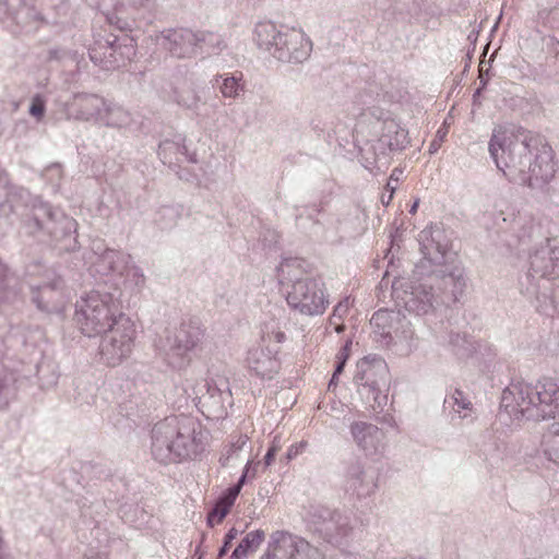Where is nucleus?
Segmentation results:
<instances>
[{
    "label": "nucleus",
    "mask_w": 559,
    "mask_h": 559,
    "mask_svg": "<svg viewBox=\"0 0 559 559\" xmlns=\"http://www.w3.org/2000/svg\"><path fill=\"white\" fill-rule=\"evenodd\" d=\"M17 285L19 280L0 261V300H10L11 297H15L17 290H22V286L17 288Z\"/></svg>",
    "instance_id": "38"
},
{
    "label": "nucleus",
    "mask_w": 559,
    "mask_h": 559,
    "mask_svg": "<svg viewBox=\"0 0 559 559\" xmlns=\"http://www.w3.org/2000/svg\"><path fill=\"white\" fill-rule=\"evenodd\" d=\"M305 521L310 532L334 545L345 544L354 531L348 513L325 506H310Z\"/></svg>",
    "instance_id": "8"
},
{
    "label": "nucleus",
    "mask_w": 559,
    "mask_h": 559,
    "mask_svg": "<svg viewBox=\"0 0 559 559\" xmlns=\"http://www.w3.org/2000/svg\"><path fill=\"white\" fill-rule=\"evenodd\" d=\"M126 316L111 294L92 290L75 304L74 321L87 337H95L112 326L118 317Z\"/></svg>",
    "instance_id": "6"
},
{
    "label": "nucleus",
    "mask_w": 559,
    "mask_h": 559,
    "mask_svg": "<svg viewBox=\"0 0 559 559\" xmlns=\"http://www.w3.org/2000/svg\"><path fill=\"white\" fill-rule=\"evenodd\" d=\"M29 114L37 119H41L45 114V102L39 95H36L29 106Z\"/></svg>",
    "instance_id": "50"
},
{
    "label": "nucleus",
    "mask_w": 559,
    "mask_h": 559,
    "mask_svg": "<svg viewBox=\"0 0 559 559\" xmlns=\"http://www.w3.org/2000/svg\"><path fill=\"white\" fill-rule=\"evenodd\" d=\"M428 275L442 305L459 301L467 287L465 270L460 263L447 262L432 269Z\"/></svg>",
    "instance_id": "12"
},
{
    "label": "nucleus",
    "mask_w": 559,
    "mask_h": 559,
    "mask_svg": "<svg viewBox=\"0 0 559 559\" xmlns=\"http://www.w3.org/2000/svg\"><path fill=\"white\" fill-rule=\"evenodd\" d=\"M211 83L218 88L224 98L237 99L246 92L243 73L240 71L217 74Z\"/></svg>",
    "instance_id": "28"
},
{
    "label": "nucleus",
    "mask_w": 559,
    "mask_h": 559,
    "mask_svg": "<svg viewBox=\"0 0 559 559\" xmlns=\"http://www.w3.org/2000/svg\"><path fill=\"white\" fill-rule=\"evenodd\" d=\"M350 308L349 297H345L341 300L333 309L334 317L338 318V320H343V318L348 313Z\"/></svg>",
    "instance_id": "51"
},
{
    "label": "nucleus",
    "mask_w": 559,
    "mask_h": 559,
    "mask_svg": "<svg viewBox=\"0 0 559 559\" xmlns=\"http://www.w3.org/2000/svg\"><path fill=\"white\" fill-rule=\"evenodd\" d=\"M346 360H347V355H345L344 358H342V360H340V361L337 360V365L335 367V370H334V373L332 376V379H331V381L329 383V388H331L332 385L336 384L337 377H338V374L342 373Z\"/></svg>",
    "instance_id": "54"
},
{
    "label": "nucleus",
    "mask_w": 559,
    "mask_h": 559,
    "mask_svg": "<svg viewBox=\"0 0 559 559\" xmlns=\"http://www.w3.org/2000/svg\"><path fill=\"white\" fill-rule=\"evenodd\" d=\"M282 449L281 437L275 436L272 440L271 447L269 448L265 456L264 464L265 466H270L274 461L276 453Z\"/></svg>",
    "instance_id": "49"
},
{
    "label": "nucleus",
    "mask_w": 559,
    "mask_h": 559,
    "mask_svg": "<svg viewBox=\"0 0 559 559\" xmlns=\"http://www.w3.org/2000/svg\"><path fill=\"white\" fill-rule=\"evenodd\" d=\"M249 471H250V461L246 464L243 472L238 479L236 486H239V489L241 490L242 486L246 484L248 477H249Z\"/></svg>",
    "instance_id": "55"
},
{
    "label": "nucleus",
    "mask_w": 559,
    "mask_h": 559,
    "mask_svg": "<svg viewBox=\"0 0 559 559\" xmlns=\"http://www.w3.org/2000/svg\"><path fill=\"white\" fill-rule=\"evenodd\" d=\"M254 41L260 49L282 62L301 63L312 51V41L301 28L278 27L271 21L255 25Z\"/></svg>",
    "instance_id": "5"
},
{
    "label": "nucleus",
    "mask_w": 559,
    "mask_h": 559,
    "mask_svg": "<svg viewBox=\"0 0 559 559\" xmlns=\"http://www.w3.org/2000/svg\"><path fill=\"white\" fill-rule=\"evenodd\" d=\"M502 451V442H500L493 435V432L487 430L481 436V443L479 444L480 455L485 460L499 459Z\"/></svg>",
    "instance_id": "39"
},
{
    "label": "nucleus",
    "mask_w": 559,
    "mask_h": 559,
    "mask_svg": "<svg viewBox=\"0 0 559 559\" xmlns=\"http://www.w3.org/2000/svg\"><path fill=\"white\" fill-rule=\"evenodd\" d=\"M251 462H250V471H249V477L248 479H252L255 477V468L251 466Z\"/></svg>",
    "instance_id": "61"
},
{
    "label": "nucleus",
    "mask_w": 559,
    "mask_h": 559,
    "mask_svg": "<svg viewBox=\"0 0 559 559\" xmlns=\"http://www.w3.org/2000/svg\"><path fill=\"white\" fill-rule=\"evenodd\" d=\"M180 217L179 211L173 206H163L155 216V224L163 230L171 229L178 223Z\"/></svg>",
    "instance_id": "40"
},
{
    "label": "nucleus",
    "mask_w": 559,
    "mask_h": 559,
    "mask_svg": "<svg viewBox=\"0 0 559 559\" xmlns=\"http://www.w3.org/2000/svg\"><path fill=\"white\" fill-rule=\"evenodd\" d=\"M124 44L109 43L108 55H106L110 60V64L112 68H120L126 64L127 61H130L132 57L135 55V49L132 43V39L126 38Z\"/></svg>",
    "instance_id": "33"
},
{
    "label": "nucleus",
    "mask_w": 559,
    "mask_h": 559,
    "mask_svg": "<svg viewBox=\"0 0 559 559\" xmlns=\"http://www.w3.org/2000/svg\"><path fill=\"white\" fill-rule=\"evenodd\" d=\"M388 187H390L392 191L394 190V187L391 185V182H388Z\"/></svg>",
    "instance_id": "64"
},
{
    "label": "nucleus",
    "mask_w": 559,
    "mask_h": 559,
    "mask_svg": "<svg viewBox=\"0 0 559 559\" xmlns=\"http://www.w3.org/2000/svg\"><path fill=\"white\" fill-rule=\"evenodd\" d=\"M350 433L356 445L367 456L380 455L386 448L385 432L371 423L354 421Z\"/></svg>",
    "instance_id": "21"
},
{
    "label": "nucleus",
    "mask_w": 559,
    "mask_h": 559,
    "mask_svg": "<svg viewBox=\"0 0 559 559\" xmlns=\"http://www.w3.org/2000/svg\"><path fill=\"white\" fill-rule=\"evenodd\" d=\"M206 393L202 394L199 400L203 407H210L216 413L223 411L222 392L210 383H205Z\"/></svg>",
    "instance_id": "41"
},
{
    "label": "nucleus",
    "mask_w": 559,
    "mask_h": 559,
    "mask_svg": "<svg viewBox=\"0 0 559 559\" xmlns=\"http://www.w3.org/2000/svg\"><path fill=\"white\" fill-rule=\"evenodd\" d=\"M205 330L197 321L182 322L178 328L166 330L155 346L168 365L185 368L190 362L189 354L202 344Z\"/></svg>",
    "instance_id": "7"
},
{
    "label": "nucleus",
    "mask_w": 559,
    "mask_h": 559,
    "mask_svg": "<svg viewBox=\"0 0 559 559\" xmlns=\"http://www.w3.org/2000/svg\"><path fill=\"white\" fill-rule=\"evenodd\" d=\"M269 547L274 551L283 550L286 559H322V554L317 547L288 531L273 532Z\"/></svg>",
    "instance_id": "19"
},
{
    "label": "nucleus",
    "mask_w": 559,
    "mask_h": 559,
    "mask_svg": "<svg viewBox=\"0 0 559 559\" xmlns=\"http://www.w3.org/2000/svg\"><path fill=\"white\" fill-rule=\"evenodd\" d=\"M14 395L12 378L0 372V408H4Z\"/></svg>",
    "instance_id": "44"
},
{
    "label": "nucleus",
    "mask_w": 559,
    "mask_h": 559,
    "mask_svg": "<svg viewBox=\"0 0 559 559\" xmlns=\"http://www.w3.org/2000/svg\"><path fill=\"white\" fill-rule=\"evenodd\" d=\"M131 255L118 250L107 249L94 262L95 272L100 275L121 276L128 263L131 262Z\"/></svg>",
    "instance_id": "27"
},
{
    "label": "nucleus",
    "mask_w": 559,
    "mask_h": 559,
    "mask_svg": "<svg viewBox=\"0 0 559 559\" xmlns=\"http://www.w3.org/2000/svg\"><path fill=\"white\" fill-rule=\"evenodd\" d=\"M99 336L100 359L107 366H119L131 356L135 346V323L129 317L120 316L116 323Z\"/></svg>",
    "instance_id": "10"
},
{
    "label": "nucleus",
    "mask_w": 559,
    "mask_h": 559,
    "mask_svg": "<svg viewBox=\"0 0 559 559\" xmlns=\"http://www.w3.org/2000/svg\"><path fill=\"white\" fill-rule=\"evenodd\" d=\"M158 156L163 164L168 165L169 167L176 166L183 160L193 164L198 163L197 154L194 152H189L186 145V140L181 135L160 142L158 146Z\"/></svg>",
    "instance_id": "25"
},
{
    "label": "nucleus",
    "mask_w": 559,
    "mask_h": 559,
    "mask_svg": "<svg viewBox=\"0 0 559 559\" xmlns=\"http://www.w3.org/2000/svg\"><path fill=\"white\" fill-rule=\"evenodd\" d=\"M203 90L193 81H185L173 90V99L180 107L193 111L199 118L204 119L200 112Z\"/></svg>",
    "instance_id": "26"
},
{
    "label": "nucleus",
    "mask_w": 559,
    "mask_h": 559,
    "mask_svg": "<svg viewBox=\"0 0 559 559\" xmlns=\"http://www.w3.org/2000/svg\"><path fill=\"white\" fill-rule=\"evenodd\" d=\"M399 337L404 342V348L402 349L403 354L409 355L417 348L415 332L411 326H408V324L402 330Z\"/></svg>",
    "instance_id": "46"
},
{
    "label": "nucleus",
    "mask_w": 559,
    "mask_h": 559,
    "mask_svg": "<svg viewBox=\"0 0 559 559\" xmlns=\"http://www.w3.org/2000/svg\"><path fill=\"white\" fill-rule=\"evenodd\" d=\"M238 536V531L235 528V527H231L225 535L224 537V544L223 546L221 547L219 551H218V557H223L227 554V550L230 546V544L233 543L234 539H236Z\"/></svg>",
    "instance_id": "52"
},
{
    "label": "nucleus",
    "mask_w": 559,
    "mask_h": 559,
    "mask_svg": "<svg viewBox=\"0 0 559 559\" xmlns=\"http://www.w3.org/2000/svg\"><path fill=\"white\" fill-rule=\"evenodd\" d=\"M153 9L152 0H116L115 11L133 19H143Z\"/></svg>",
    "instance_id": "32"
},
{
    "label": "nucleus",
    "mask_w": 559,
    "mask_h": 559,
    "mask_svg": "<svg viewBox=\"0 0 559 559\" xmlns=\"http://www.w3.org/2000/svg\"><path fill=\"white\" fill-rule=\"evenodd\" d=\"M350 342H347L345 344V346L341 349V352L337 354V360H342V358H344L345 355L348 356V349H349V346H350Z\"/></svg>",
    "instance_id": "56"
},
{
    "label": "nucleus",
    "mask_w": 559,
    "mask_h": 559,
    "mask_svg": "<svg viewBox=\"0 0 559 559\" xmlns=\"http://www.w3.org/2000/svg\"><path fill=\"white\" fill-rule=\"evenodd\" d=\"M448 345L455 355H464L468 350V342L459 333H450Z\"/></svg>",
    "instance_id": "47"
},
{
    "label": "nucleus",
    "mask_w": 559,
    "mask_h": 559,
    "mask_svg": "<svg viewBox=\"0 0 559 559\" xmlns=\"http://www.w3.org/2000/svg\"><path fill=\"white\" fill-rule=\"evenodd\" d=\"M418 204H419V200H416V201L414 202V204L412 205V207H411V210H409V213L415 214V213H416V211H417Z\"/></svg>",
    "instance_id": "60"
},
{
    "label": "nucleus",
    "mask_w": 559,
    "mask_h": 559,
    "mask_svg": "<svg viewBox=\"0 0 559 559\" xmlns=\"http://www.w3.org/2000/svg\"><path fill=\"white\" fill-rule=\"evenodd\" d=\"M542 448L549 461L559 464V421L552 423L543 435Z\"/></svg>",
    "instance_id": "36"
},
{
    "label": "nucleus",
    "mask_w": 559,
    "mask_h": 559,
    "mask_svg": "<svg viewBox=\"0 0 559 559\" xmlns=\"http://www.w3.org/2000/svg\"><path fill=\"white\" fill-rule=\"evenodd\" d=\"M240 492V489H239V486H236L234 485L233 487H230L227 492L222 497L219 498L221 500H223L224 502L227 503V506H233L235 503V500L236 498L238 497Z\"/></svg>",
    "instance_id": "53"
},
{
    "label": "nucleus",
    "mask_w": 559,
    "mask_h": 559,
    "mask_svg": "<svg viewBox=\"0 0 559 559\" xmlns=\"http://www.w3.org/2000/svg\"><path fill=\"white\" fill-rule=\"evenodd\" d=\"M418 241L424 260L416 265V275H425L426 263L438 267L449 262V238L442 227L435 225L423 229L418 235Z\"/></svg>",
    "instance_id": "16"
},
{
    "label": "nucleus",
    "mask_w": 559,
    "mask_h": 559,
    "mask_svg": "<svg viewBox=\"0 0 559 559\" xmlns=\"http://www.w3.org/2000/svg\"><path fill=\"white\" fill-rule=\"evenodd\" d=\"M25 227L29 233L47 230L56 238L59 231L62 236L71 237L72 231L76 230V222L59 210L52 209L49 204L36 200L31 210V217L25 222Z\"/></svg>",
    "instance_id": "14"
},
{
    "label": "nucleus",
    "mask_w": 559,
    "mask_h": 559,
    "mask_svg": "<svg viewBox=\"0 0 559 559\" xmlns=\"http://www.w3.org/2000/svg\"><path fill=\"white\" fill-rule=\"evenodd\" d=\"M276 271L281 285L292 284L293 286L297 281H302L306 277L304 276L302 260L298 258L284 259L276 267Z\"/></svg>",
    "instance_id": "29"
},
{
    "label": "nucleus",
    "mask_w": 559,
    "mask_h": 559,
    "mask_svg": "<svg viewBox=\"0 0 559 559\" xmlns=\"http://www.w3.org/2000/svg\"><path fill=\"white\" fill-rule=\"evenodd\" d=\"M102 117L99 124L111 128L127 127L131 122V115L128 110L107 99Z\"/></svg>",
    "instance_id": "31"
},
{
    "label": "nucleus",
    "mask_w": 559,
    "mask_h": 559,
    "mask_svg": "<svg viewBox=\"0 0 559 559\" xmlns=\"http://www.w3.org/2000/svg\"><path fill=\"white\" fill-rule=\"evenodd\" d=\"M526 283L522 293L535 300L540 313H559V237L546 238L528 254Z\"/></svg>",
    "instance_id": "2"
},
{
    "label": "nucleus",
    "mask_w": 559,
    "mask_h": 559,
    "mask_svg": "<svg viewBox=\"0 0 559 559\" xmlns=\"http://www.w3.org/2000/svg\"><path fill=\"white\" fill-rule=\"evenodd\" d=\"M388 187H390L392 191L394 190V187L391 185V182H388Z\"/></svg>",
    "instance_id": "63"
},
{
    "label": "nucleus",
    "mask_w": 559,
    "mask_h": 559,
    "mask_svg": "<svg viewBox=\"0 0 559 559\" xmlns=\"http://www.w3.org/2000/svg\"><path fill=\"white\" fill-rule=\"evenodd\" d=\"M378 488V476L360 462L356 461L348 465L345 473V489L358 498H366L376 492Z\"/></svg>",
    "instance_id": "22"
},
{
    "label": "nucleus",
    "mask_w": 559,
    "mask_h": 559,
    "mask_svg": "<svg viewBox=\"0 0 559 559\" xmlns=\"http://www.w3.org/2000/svg\"><path fill=\"white\" fill-rule=\"evenodd\" d=\"M272 548L267 547V550L260 557V559H273L274 554L271 551Z\"/></svg>",
    "instance_id": "58"
},
{
    "label": "nucleus",
    "mask_w": 559,
    "mask_h": 559,
    "mask_svg": "<svg viewBox=\"0 0 559 559\" xmlns=\"http://www.w3.org/2000/svg\"><path fill=\"white\" fill-rule=\"evenodd\" d=\"M248 442L247 436H239L235 442L231 443L227 454L221 457V463L223 466H226L234 455H236L239 451L243 449V447Z\"/></svg>",
    "instance_id": "48"
},
{
    "label": "nucleus",
    "mask_w": 559,
    "mask_h": 559,
    "mask_svg": "<svg viewBox=\"0 0 559 559\" xmlns=\"http://www.w3.org/2000/svg\"><path fill=\"white\" fill-rule=\"evenodd\" d=\"M546 386L547 379L538 381L535 385L524 381L510 383L502 392L499 419L509 425L523 418H550L551 406L544 394Z\"/></svg>",
    "instance_id": "4"
},
{
    "label": "nucleus",
    "mask_w": 559,
    "mask_h": 559,
    "mask_svg": "<svg viewBox=\"0 0 559 559\" xmlns=\"http://www.w3.org/2000/svg\"><path fill=\"white\" fill-rule=\"evenodd\" d=\"M61 285L62 281L56 278L52 283L31 286L33 302L41 311L60 312L66 302Z\"/></svg>",
    "instance_id": "23"
},
{
    "label": "nucleus",
    "mask_w": 559,
    "mask_h": 559,
    "mask_svg": "<svg viewBox=\"0 0 559 559\" xmlns=\"http://www.w3.org/2000/svg\"><path fill=\"white\" fill-rule=\"evenodd\" d=\"M106 99L97 94L78 93L66 102L63 111L68 120L94 122L99 124Z\"/></svg>",
    "instance_id": "17"
},
{
    "label": "nucleus",
    "mask_w": 559,
    "mask_h": 559,
    "mask_svg": "<svg viewBox=\"0 0 559 559\" xmlns=\"http://www.w3.org/2000/svg\"><path fill=\"white\" fill-rule=\"evenodd\" d=\"M21 2L22 0H0V17L3 20L12 19L17 24L22 23L20 15L23 8Z\"/></svg>",
    "instance_id": "42"
},
{
    "label": "nucleus",
    "mask_w": 559,
    "mask_h": 559,
    "mask_svg": "<svg viewBox=\"0 0 559 559\" xmlns=\"http://www.w3.org/2000/svg\"><path fill=\"white\" fill-rule=\"evenodd\" d=\"M444 407L451 408V413L460 419H468L472 417L474 406L468 397L462 390L455 389L450 395L444 399Z\"/></svg>",
    "instance_id": "30"
},
{
    "label": "nucleus",
    "mask_w": 559,
    "mask_h": 559,
    "mask_svg": "<svg viewBox=\"0 0 559 559\" xmlns=\"http://www.w3.org/2000/svg\"><path fill=\"white\" fill-rule=\"evenodd\" d=\"M28 192L9 183L7 174L0 168V216L8 218L25 205Z\"/></svg>",
    "instance_id": "24"
},
{
    "label": "nucleus",
    "mask_w": 559,
    "mask_h": 559,
    "mask_svg": "<svg viewBox=\"0 0 559 559\" xmlns=\"http://www.w3.org/2000/svg\"><path fill=\"white\" fill-rule=\"evenodd\" d=\"M344 329H345V326H344V324H342L341 322L334 326V330H335V332H337V333L343 332V331H344Z\"/></svg>",
    "instance_id": "62"
},
{
    "label": "nucleus",
    "mask_w": 559,
    "mask_h": 559,
    "mask_svg": "<svg viewBox=\"0 0 559 559\" xmlns=\"http://www.w3.org/2000/svg\"><path fill=\"white\" fill-rule=\"evenodd\" d=\"M298 454V449L292 445L287 451V459H293Z\"/></svg>",
    "instance_id": "57"
},
{
    "label": "nucleus",
    "mask_w": 559,
    "mask_h": 559,
    "mask_svg": "<svg viewBox=\"0 0 559 559\" xmlns=\"http://www.w3.org/2000/svg\"><path fill=\"white\" fill-rule=\"evenodd\" d=\"M286 300L290 308L310 317L324 313L330 305L322 280L310 276L297 281L287 292Z\"/></svg>",
    "instance_id": "11"
},
{
    "label": "nucleus",
    "mask_w": 559,
    "mask_h": 559,
    "mask_svg": "<svg viewBox=\"0 0 559 559\" xmlns=\"http://www.w3.org/2000/svg\"><path fill=\"white\" fill-rule=\"evenodd\" d=\"M206 433L191 416L167 417L155 424L151 433V453L154 460L175 463L193 460L205 450Z\"/></svg>",
    "instance_id": "3"
},
{
    "label": "nucleus",
    "mask_w": 559,
    "mask_h": 559,
    "mask_svg": "<svg viewBox=\"0 0 559 559\" xmlns=\"http://www.w3.org/2000/svg\"><path fill=\"white\" fill-rule=\"evenodd\" d=\"M123 278V286L131 292H141L146 283V277L143 270L136 265L132 260L128 263L124 274L120 276Z\"/></svg>",
    "instance_id": "37"
},
{
    "label": "nucleus",
    "mask_w": 559,
    "mask_h": 559,
    "mask_svg": "<svg viewBox=\"0 0 559 559\" xmlns=\"http://www.w3.org/2000/svg\"><path fill=\"white\" fill-rule=\"evenodd\" d=\"M391 312L388 310H379L374 312L370 319V325L377 341L383 345L389 346L393 340L390 331Z\"/></svg>",
    "instance_id": "34"
},
{
    "label": "nucleus",
    "mask_w": 559,
    "mask_h": 559,
    "mask_svg": "<svg viewBox=\"0 0 559 559\" xmlns=\"http://www.w3.org/2000/svg\"><path fill=\"white\" fill-rule=\"evenodd\" d=\"M230 508L231 507L227 506L226 502L218 499L212 511L207 514V525L214 526L215 524L221 523L228 514Z\"/></svg>",
    "instance_id": "45"
},
{
    "label": "nucleus",
    "mask_w": 559,
    "mask_h": 559,
    "mask_svg": "<svg viewBox=\"0 0 559 559\" xmlns=\"http://www.w3.org/2000/svg\"><path fill=\"white\" fill-rule=\"evenodd\" d=\"M544 394L547 397L548 404L551 406L550 418H556L559 416V384L551 379H547V386Z\"/></svg>",
    "instance_id": "43"
},
{
    "label": "nucleus",
    "mask_w": 559,
    "mask_h": 559,
    "mask_svg": "<svg viewBox=\"0 0 559 559\" xmlns=\"http://www.w3.org/2000/svg\"><path fill=\"white\" fill-rule=\"evenodd\" d=\"M286 336L275 323L265 324L260 342L248 350L247 367L262 379H272L281 368V343Z\"/></svg>",
    "instance_id": "9"
},
{
    "label": "nucleus",
    "mask_w": 559,
    "mask_h": 559,
    "mask_svg": "<svg viewBox=\"0 0 559 559\" xmlns=\"http://www.w3.org/2000/svg\"><path fill=\"white\" fill-rule=\"evenodd\" d=\"M488 150L497 168L510 182L537 189L555 177L551 146L530 131H516L512 126H497Z\"/></svg>",
    "instance_id": "1"
},
{
    "label": "nucleus",
    "mask_w": 559,
    "mask_h": 559,
    "mask_svg": "<svg viewBox=\"0 0 559 559\" xmlns=\"http://www.w3.org/2000/svg\"><path fill=\"white\" fill-rule=\"evenodd\" d=\"M342 320H338V318H335L334 317V313L331 314L330 319H329V322H330V325L332 326H335L336 324H338Z\"/></svg>",
    "instance_id": "59"
},
{
    "label": "nucleus",
    "mask_w": 559,
    "mask_h": 559,
    "mask_svg": "<svg viewBox=\"0 0 559 559\" xmlns=\"http://www.w3.org/2000/svg\"><path fill=\"white\" fill-rule=\"evenodd\" d=\"M408 132L394 119H384L381 135L371 144L374 162H386L393 151L404 148L408 143Z\"/></svg>",
    "instance_id": "20"
},
{
    "label": "nucleus",
    "mask_w": 559,
    "mask_h": 559,
    "mask_svg": "<svg viewBox=\"0 0 559 559\" xmlns=\"http://www.w3.org/2000/svg\"><path fill=\"white\" fill-rule=\"evenodd\" d=\"M157 45L168 50L177 58H190L197 53L201 43L221 47L219 36L214 34L194 33L188 28L168 29L156 36Z\"/></svg>",
    "instance_id": "13"
},
{
    "label": "nucleus",
    "mask_w": 559,
    "mask_h": 559,
    "mask_svg": "<svg viewBox=\"0 0 559 559\" xmlns=\"http://www.w3.org/2000/svg\"><path fill=\"white\" fill-rule=\"evenodd\" d=\"M265 538L263 530L249 532L233 551L230 559H246L249 554L258 550Z\"/></svg>",
    "instance_id": "35"
},
{
    "label": "nucleus",
    "mask_w": 559,
    "mask_h": 559,
    "mask_svg": "<svg viewBox=\"0 0 559 559\" xmlns=\"http://www.w3.org/2000/svg\"><path fill=\"white\" fill-rule=\"evenodd\" d=\"M388 381V366L381 358H374L372 361L364 359L358 364V370L355 376V382L358 386V393L366 399L368 403L381 405L385 396L381 393Z\"/></svg>",
    "instance_id": "15"
},
{
    "label": "nucleus",
    "mask_w": 559,
    "mask_h": 559,
    "mask_svg": "<svg viewBox=\"0 0 559 559\" xmlns=\"http://www.w3.org/2000/svg\"><path fill=\"white\" fill-rule=\"evenodd\" d=\"M414 275L418 277V282L409 286V292L405 290V296L402 299L409 312H415L418 316L426 314L431 309L442 305L441 298L439 299L438 293L433 289L428 274L425 277L415 273Z\"/></svg>",
    "instance_id": "18"
}]
</instances>
